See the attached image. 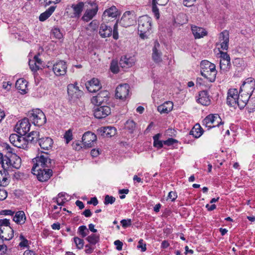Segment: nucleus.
<instances>
[{
  "instance_id": "f257e3e1",
  "label": "nucleus",
  "mask_w": 255,
  "mask_h": 255,
  "mask_svg": "<svg viewBox=\"0 0 255 255\" xmlns=\"http://www.w3.org/2000/svg\"><path fill=\"white\" fill-rule=\"evenodd\" d=\"M5 148L7 152L5 155L0 152V164L3 169H18L21 165V158L12 153V148L9 145H7Z\"/></svg>"
},
{
  "instance_id": "f03ea898",
  "label": "nucleus",
  "mask_w": 255,
  "mask_h": 255,
  "mask_svg": "<svg viewBox=\"0 0 255 255\" xmlns=\"http://www.w3.org/2000/svg\"><path fill=\"white\" fill-rule=\"evenodd\" d=\"M33 166L31 172L40 171L42 168H52L54 164V161L51 160L47 153L37 155L32 159Z\"/></svg>"
},
{
  "instance_id": "7ed1b4c3",
  "label": "nucleus",
  "mask_w": 255,
  "mask_h": 255,
  "mask_svg": "<svg viewBox=\"0 0 255 255\" xmlns=\"http://www.w3.org/2000/svg\"><path fill=\"white\" fill-rule=\"evenodd\" d=\"M200 72L201 75L209 81H215L217 71L214 64L206 60H202L200 63Z\"/></svg>"
},
{
  "instance_id": "20e7f679",
  "label": "nucleus",
  "mask_w": 255,
  "mask_h": 255,
  "mask_svg": "<svg viewBox=\"0 0 255 255\" xmlns=\"http://www.w3.org/2000/svg\"><path fill=\"white\" fill-rule=\"evenodd\" d=\"M138 31L142 39L146 38L151 29L152 19L147 15L139 17L138 19Z\"/></svg>"
},
{
  "instance_id": "39448f33",
  "label": "nucleus",
  "mask_w": 255,
  "mask_h": 255,
  "mask_svg": "<svg viewBox=\"0 0 255 255\" xmlns=\"http://www.w3.org/2000/svg\"><path fill=\"white\" fill-rule=\"evenodd\" d=\"M28 116L35 125L38 127L44 125L46 122V117L43 112L39 109H33L28 113Z\"/></svg>"
},
{
  "instance_id": "423d86ee",
  "label": "nucleus",
  "mask_w": 255,
  "mask_h": 255,
  "mask_svg": "<svg viewBox=\"0 0 255 255\" xmlns=\"http://www.w3.org/2000/svg\"><path fill=\"white\" fill-rule=\"evenodd\" d=\"M135 22L134 13L130 11H126L123 15L119 23L123 27H128Z\"/></svg>"
},
{
  "instance_id": "0eeeda50",
  "label": "nucleus",
  "mask_w": 255,
  "mask_h": 255,
  "mask_svg": "<svg viewBox=\"0 0 255 255\" xmlns=\"http://www.w3.org/2000/svg\"><path fill=\"white\" fill-rule=\"evenodd\" d=\"M30 126L28 119L25 118L17 123L15 129L17 133L24 135L29 131Z\"/></svg>"
},
{
  "instance_id": "6e6552de",
  "label": "nucleus",
  "mask_w": 255,
  "mask_h": 255,
  "mask_svg": "<svg viewBox=\"0 0 255 255\" xmlns=\"http://www.w3.org/2000/svg\"><path fill=\"white\" fill-rule=\"evenodd\" d=\"M36 175L37 179L40 182L47 181L52 175L53 171L51 168H42L40 171H34L31 172Z\"/></svg>"
},
{
  "instance_id": "1a4fd4ad",
  "label": "nucleus",
  "mask_w": 255,
  "mask_h": 255,
  "mask_svg": "<svg viewBox=\"0 0 255 255\" xmlns=\"http://www.w3.org/2000/svg\"><path fill=\"white\" fill-rule=\"evenodd\" d=\"M129 86L127 84H121L116 88V96L122 100H126L129 96Z\"/></svg>"
},
{
  "instance_id": "9d476101",
  "label": "nucleus",
  "mask_w": 255,
  "mask_h": 255,
  "mask_svg": "<svg viewBox=\"0 0 255 255\" xmlns=\"http://www.w3.org/2000/svg\"><path fill=\"white\" fill-rule=\"evenodd\" d=\"M255 89V81L254 79H251L243 83L241 86L240 91L241 93H243L244 95L248 94L251 97Z\"/></svg>"
},
{
  "instance_id": "9b49d317",
  "label": "nucleus",
  "mask_w": 255,
  "mask_h": 255,
  "mask_svg": "<svg viewBox=\"0 0 255 255\" xmlns=\"http://www.w3.org/2000/svg\"><path fill=\"white\" fill-rule=\"evenodd\" d=\"M66 63L63 60L56 62L53 65L52 70L56 76L64 75L67 72Z\"/></svg>"
},
{
  "instance_id": "f8f14e48",
  "label": "nucleus",
  "mask_w": 255,
  "mask_h": 255,
  "mask_svg": "<svg viewBox=\"0 0 255 255\" xmlns=\"http://www.w3.org/2000/svg\"><path fill=\"white\" fill-rule=\"evenodd\" d=\"M239 95V93L237 89H229L228 92V96L227 98V104L231 107H234L236 108Z\"/></svg>"
},
{
  "instance_id": "ddd939ff",
  "label": "nucleus",
  "mask_w": 255,
  "mask_h": 255,
  "mask_svg": "<svg viewBox=\"0 0 255 255\" xmlns=\"http://www.w3.org/2000/svg\"><path fill=\"white\" fill-rule=\"evenodd\" d=\"M96 140V135L91 131L86 132L82 136V142L86 147H91Z\"/></svg>"
},
{
  "instance_id": "4468645a",
  "label": "nucleus",
  "mask_w": 255,
  "mask_h": 255,
  "mask_svg": "<svg viewBox=\"0 0 255 255\" xmlns=\"http://www.w3.org/2000/svg\"><path fill=\"white\" fill-rule=\"evenodd\" d=\"M111 114V108L107 106H99L94 110V115L97 119H103Z\"/></svg>"
},
{
  "instance_id": "2eb2a0df",
  "label": "nucleus",
  "mask_w": 255,
  "mask_h": 255,
  "mask_svg": "<svg viewBox=\"0 0 255 255\" xmlns=\"http://www.w3.org/2000/svg\"><path fill=\"white\" fill-rule=\"evenodd\" d=\"M67 92L71 98L78 99L83 94V92L77 86V83L69 84L67 86Z\"/></svg>"
},
{
  "instance_id": "dca6fc26",
  "label": "nucleus",
  "mask_w": 255,
  "mask_h": 255,
  "mask_svg": "<svg viewBox=\"0 0 255 255\" xmlns=\"http://www.w3.org/2000/svg\"><path fill=\"white\" fill-rule=\"evenodd\" d=\"M220 120V117L218 114H210L203 120V123L209 129L214 128L213 124H214V123H218Z\"/></svg>"
},
{
  "instance_id": "f3484780",
  "label": "nucleus",
  "mask_w": 255,
  "mask_h": 255,
  "mask_svg": "<svg viewBox=\"0 0 255 255\" xmlns=\"http://www.w3.org/2000/svg\"><path fill=\"white\" fill-rule=\"evenodd\" d=\"M161 56L162 53L160 51V45L157 41H155L152 48V60L156 63H160L162 61Z\"/></svg>"
},
{
  "instance_id": "a211bd4d",
  "label": "nucleus",
  "mask_w": 255,
  "mask_h": 255,
  "mask_svg": "<svg viewBox=\"0 0 255 255\" xmlns=\"http://www.w3.org/2000/svg\"><path fill=\"white\" fill-rule=\"evenodd\" d=\"M86 88L91 93H94L99 91L102 86L99 80L97 78H93L85 84Z\"/></svg>"
},
{
  "instance_id": "6ab92c4d",
  "label": "nucleus",
  "mask_w": 255,
  "mask_h": 255,
  "mask_svg": "<svg viewBox=\"0 0 255 255\" xmlns=\"http://www.w3.org/2000/svg\"><path fill=\"white\" fill-rule=\"evenodd\" d=\"M197 102L203 106H208L211 103V99L208 93L206 91H201L199 93Z\"/></svg>"
},
{
  "instance_id": "aec40b11",
  "label": "nucleus",
  "mask_w": 255,
  "mask_h": 255,
  "mask_svg": "<svg viewBox=\"0 0 255 255\" xmlns=\"http://www.w3.org/2000/svg\"><path fill=\"white\" fill-rule=\"evenodd\" d=\"M135 62V58L134 56H130L126 55L122 57L120 61V65L123 67H131Z\"/></svg>"
},
{
  "instance_id": "412c9836",
  "label": "nucleus",
  "mask_w": 255,
  "mask_h": 255,
  "mask_svg": "<svg viewBox=\"0 0 255 255\" xmlns=\"http://www.w3.org/2000/svg\"><path fill=\"white\" fill-rule=\"evenodd\" d=\"M13 230L12 228L7 227L0 230V238L2 240L9 241L13 237Z\"/></svg>"
},
{
  "instance_id": "4be33fe9",
  "label": "nucleus",
  "mask_w": 255,
  "mask_h": 255,
  "mask_svg": "<svg viewBox=\"0 0 255 255\" xmlns=\"http://www.w3.org/2000/svg\"><path fill=\"white\" fill-rule=\"evenodd\" d=\"M84 6V3L82 1L77 4H72L71 7L73 9V12L70 15V16L72 18H79L83 10Z\"/></svg>"
},
{
  "instance_id": "5701e85b",
  "label": "nucleus",
  "mask_w": 255,
  "mask_h": 255,
  "mask_svg": "<svg viewBox=\"0 0 255 255\" xmlns=\"http://www.w3.org/2000/svg\"><path fill=\"white\" fill-rule=\"evenodd\" d=\"M109 95L107 91H101L96 96L92 99V103L95 105L100 104L105 100H107Z\"/></svg>"
},
{
  "instance_id": "b1692460",
  "label": "nucleus",
  "mask_w": 255,
  "mask_h": 255,
  "mask_svg": "<svg viewBox=\"0 0 255 255\" xmlns=\"http://www.w3.org/2000/svg\"><path fill=\"white\" fill-rule=\"evenodd\" d=\"M53 143L52 139L49 137H42L39 139V144L40 147L44 150L51 149Z\"/></svg>"
},
{
  "instance_id": "393cba45",
  "label": "nucleus",
  "mask_w": 255,
  "mask_h": 255,
  "mask_svg": "<svg viewBox=\"0 0 255 255\" xmlns=\"http://www.w3.org/2000/svg\"><path fill=\"white\" fill-rule=\"evenodd\" d=\"M173 107V103L171 101H166L163 104L157 107V111L160 114H168L172 111Z\"/></svg>"
},
{
  "instance_id": "a878e982",
  "label": "nucleus",
  "mask_w": 255,
  "mask_h": 255,
  "mask_svg": "<svg viewBox=\"0 0 255 255\" xmlns=\"http://www.w3.org/2000/svg\"><path fill=\"white\" fill-rule=\"evenodd\" d=\"M99 34L103 38L110 37L112 34V28L105 23H102L99 28Z\"/></svg>"
},
{
  "instance_id": "bb28decb",
  "label": "nucleus",
  "mask_w": 255,
  "mask_h": 255,
  "mask_svg": "<svg viewBox=\"0 0 255 255\" xmlns=\"http://www.w3.org/2000/svg\"><path fill=\"white\" fill-rule=\"evenodd\" d=\"M250 98V97L248 94L244 95L243 93H241L240 91L236 107L238 106L240 109H244Z\"/></svg>"
},
{
  "instance_id": "cd10ccee",
  "label": "nucleus",
  "mask_w": 255,
  "mask_h": 255,
  "mask_svg": "<svg viewBox=\"0 0 255 255\" xmlns=\"http://www.w3.org/2000/svg\"><path fill=\"white\" fill-rule=\"evenodd\" d=\"M98 131L102 133V134L106 137H112L116 133V129L113 127H101L98 129Z\"/></svg>"
},
{
  "instance_id": "c85d7f7f",
  "label": "nucleus",
  "mask_w": 255,
  "mask_h": 255,
  "mask_svg": "<svg viewBox=\"0 0 255 255\" xmlns=\"http://www.w3.org/2000/svg\"><path fill=\"white\" fill-rule=\"evenodd\" d=\"M97 11V6L92 9H87L82 17V20L84 21L88 22L96 15Z\"/></svg>"
},
{
  "instance_id": "c756f323",
  "label": "nucleus",
  "mask_w": 255,
  "mask_h": 255,
  "mask_svg": "<svg viewBox=\"0 0 255 255\" xmlns=\"http://www.w3.org/2000/svg\"><path fill=\"white\" fill-rule=\"evenodd\" d=\"M229 37V33L226 31H224L220 34L221 48L223 50H227L228 48Z\"/></svg>"
},
{
  "instance_id": "7c9ffc66",
  "label": "nucleus",
  "mask_w": 255,
  "mask_h": 255,
  "mask_svg": "<svg viewBox=\"0 0 255 255\" xmlns=\"http://www.w3.org/2000/svg\"><path fill=\"white\" fill-rule=\"evenodd\" d=\"M13 168L8 169H3V171H0V186L5 187L9 183L8 179V170H12Z\"/></svg>"
},
{
  "instance_id": "2f4dec72",
  "label": "nucleus",
  "mask_w": 255,
  "mask_h": 255,
  "mask_svg": "<svg viewBox=\"0 0 255 255\" xmlns=\"http://www.w3.org/2000/svg\"><path fill=\"white\" fill-rule=\"evenodd\" d=\"M191 29L195 38H200L207 34L206 31L202 27L193 26Z\"/></svg>"
},
{
  "instance_id": "473e14b6",
  "label": "nucleus",
  "mask_w": 255,
  "mask_h": 255,
  "mask_svg": "<svg viewBox=\"0 0 255 255\" xmlns=\"http://www.w3.org/2000/svg\"><path fill=\"white\" fill-rule=\"evenodd\" d=\"M118 14L119 12L116 7L112 6L104 11L103 16L104 17L115 18Z\"/></svg>"
},
{
  "instance_id": "72a5a7b5",
  "label": "nucleus",
  "mask_w": 255,
  "mask_h": 255,
  "mask_svg": "<svg viewBox=\"0 0 255 255\" xmlns=\"http://www.w3.org/2000/svg\"><path fill=\"white\" fill-rule=\"evenodd\" d=\"M26 220L25 213L23 211L17 212L13 217V221L16 224L22 225L23 224Z\"/></svg>"
},
{
  "instance_id": "f704fd0d",
  "label": "nucleus",
  "mask_w": 255,
  "mask_h": 255,
  "mask_svg": "<svg viewBox=\"0 0 255 255\" xmlns=\"http://www.w3.org/2000/svg\"><path fill=\"white\" fill-rule=\"evenodd\" d=\"M56 6H51L45 11L42 13L39 17L40 21H44L48 18L55 11Z\"/></svg>"
},
{
  "instance_id": "c9c22d12",
  "label": "nucleus",
  "mask_w": 255,
  "mask_h": 255,
  "mask_svg": "<svg viewBox=\"0 0 255 255\" xmlns=\"http://www.w3.org/2000/svg\"><path fill=\"white\" fill-rule=\"evenodd\" d=\"M165 3L163 1H158L156 0H152V11L156 19H159L160 17L159 11L157 5H163Z\"/></svg>"
},
{
  "instance_id": "e433bc0d",
  "label": "nucleus",
  "mask_w": 255,
  "mask_h": 255,
  "mask_svg": "<svg viewBox=\"0 0 255 255\" xmlns=\"http://www.w3.org/2000/svg\"><path fill=\"white\" fill-rule=\"evenodd\" d=\"M203 133V129L199 124H196L190 131V134L195 138H199Z\"/></svg>"
},
{
  "instance_id": "4c0bfd02",
  "label": "nucleus",
  "mask_w": 255,
  "mask_h": 255,
  "mask_svg": "<svg viewBox=\"0 0 255 255\" xmlns=\"http://www.w3.org/2000/svg\"><path fill=\"white\" fill-rule=\"evenodd\" d=\"M27 82L23 78L18 79L15 83V87L21 91V93H25Z\"/></svg>"
},
{
  "instance_id": "58836bf2",
  "label": "nucleus",
  "mask_w": 255,
  "mask_h": 255,
  "mask_svg": "<svg viewBox=\"0 0 255 255\" xmlns=\"http://www.w3.org/2000/svg\"><path fill=\"white\" fill-rule=\"evenodd\" d=\"M231 67L230 61L220 60V67L221 73H225L228 72Z\"/></svg>"
},
{
  "instance_id": "ea45409f",
  "label": "nucleus",
  "mask_w": 255,
  "mask_h": 255,
  "mask_svg": "<svg viewBox=\"0 0 255 255\" xmlns=\"http://www.w3.org/2000/svg\"><path fill=\"white\" fill-rule=\"evenodd\" d=\"M40 135L39 132L37 131H32L29 133L27 136V140L31 142L34 143L39 141Z\"/></svg>"
},
{
  "instance_id": "a19ab883",
  "label": "nucleus",
  "mask_w": 255,
  "mask_h": 255,
  "mask_svg": "<svg viewBox=\"0 0 255 255\" xmlns=\"http://www.w3.org/2000/svg\"><path fill=\"white\" fill-rule=\"evenodd\" d=\"M18 142L16 147L22 149H27L28 147V141L25 137L21 136Z\"/></svg>"
},
{
  "instance_id": "79ce46f5",
  "label": "nucleus",
  "mask_w": 255,
  "mask_h": 255,
  "mask_svg": "<svg viewBox=\"0 0 255 255\" xmlns=\"http://www.w3.org/2000/svg\"><path fill=\"white\" fill-rule=\"evenodd\" d=\"M87 241L91 244L95 245L100 240L99 235L96 234H91L86 238Z\"/></svg>"
},
{
  "instance_id": "37998d69",
  "label": "nucleus",
  "mask_w": 255,
  "mask_h": 255,
  "mask_svg": "<svg viewBox=\"0 0 255 255\" xmlns=\"http://www.w3.org/2000/svg\"><path fill=\"white\" fill-rule=\"evenodd\" d=\"M136 127V124L132 120H128L125 124V128L132 133Z\"/></svg>"
},
{
  "instance_id": "c03bdc74",
  "label": "nucleus",
  "mask_w": 255,
  "mask_h": 255,
  "mask_svg": "<svg viewBox=\"0 0 255 255\" xmlns=\"http://www.w3.org/2000/svg\"><path fill=\"white\" fill-rule=\"evenodd\" d=\"M51 36L58 39H60L63 37V34L59 28H54L51 31Z\"/></svg>"
},
{
  "instance_id": "a18cd8bd",
  "label": "nucleus",
  "mask_w": 255,
  "mask_h": 255,
  "mask_svg": "<svg viewBox=\"0 0 255 255\" xmlns=\"http://www.w3.org/2000/svg\"><path fill=\"white\" fill-rule=\"evenodd\" d=\"M20 136H19L17 134H11L9 136V138L10 143L12 144L13 145L16 147L17 144V143L18 142V141Z\"/></svg>"
},
{
  "instance_id": "49530a36",
  "label": "nucleus",
  "mask_w": 255,
  "mask_h": 255,
  "mask_svg": "<svg viewBox=\"0 0 255 255\" xmlns=\"http://www.w3.org/2000/svg\"><path fill=\"white\" fill-rule=\"evenodd\" d=\"M78 233L82 238L85 237L89 234V230L87 228L86 226H80L78 228Z\"/></svg>"
},
{
  "instance_id": "de8ad7c7",
  "label": "nucleus",
  "mask_w": 255,
  "mask_h": 255,
  "mask_svg": "<svg viewBox=\"0 0 255 255\" xmlns=\"http://www.w3.org/2000/svg\"><path fill=\"white\" fill-rule=\"evenodd\" d=\"M73 240L76 248L78 249H81L83 248L84 242L83 239L78 237H74Z\"/></svg>"
},
{
  "instance_id": "09e8293b",
  "label": "nucleus",
  "mask_w": 255,
  "mask_h": 255,
  "mask_svg": "<svg viewBox=\"0 0 255 255\" xmlns=\"http://www.w3.org/2000/svg\"><path fill=\"white\" fill-rule=\"evenodd\" d=\"M64 137L66 140V143L68 144L73 139L72 129H69L66 131L65 133Z\"/></svg>"
},
{
  "instance_id": "8fccbe9b",
  "label": "nucleus",
  "mask_w": 255,
  "mask_h": 255,
  "mask_svg": "<svg viewBox=\"0 0 255 255\" xmlns=\"http://www.w3.org/2000/svg\"><path fill=\"white\" fill-rule=\"evenodd\" d=\"M115 201L116 198L115 197L107 195L105 197L104 204L105 205L112 204L115 202Z\"/></svg>"
},
{
  "instance_id": "3c124183",
  "label": "nucleus",
  "mask_w": 255,
  "mask_h": 255,
  "mask_svg": "<svg viewBox=\"0 0 255 255\" xmlns=\"http://www.w3.org/2000/svg\"><path fill=\"white\" fill-rule=\"evenodd\" d=\"M10 222L9 220L7 219H0V230L7 227H9Z\"/></svg>"
},
{
  "instance_id": "603ef678",
  "label": "nucleus",
  "mask_w": 255,
  "mask_h": 255,
  "mask_svg": "<svg viewBox=\"0 0 255 255\" xmlns=\"http://www.w3.org/2000/svg\"><path fill=\"white\" fill-rule=\"evenodd\" d=\"M29 65L32 71H36L39 69V65H37L35 61L33 60H29Z\"/></svg>"
},
{
  "instance_id": "864d4df0",
  "label": "nucleus",
  "mask_w": 255,
  "mask_h": 255,
  "mask_svg": "<svg viewBox=\"0 0 255 255\" xmlns=\"http://www.w3.org/2000/svg\"><path fill=\"white\" fill-rule=\"evenodd\" d=\"M110 69L113 73H117L119 72V66L116 62L112 61L111 64Z\"/></svg>"
},
{
  "instance_id": "5fc2aeb1",
  "label": "nucleus",
  "mask_w": 255,
  "mask_h": 255,
  "mask_svg": "<svg viewBox=\"0 0 255 255\" xmlns=\"http://www.w3.org/2000/svg\"><path fill=\"white\" fill-rule=\"evenodd\" d=\"M118 27V23H116L114 26L113 30H112L113 38L116 40L118 39L119 38Z\"/></svg>"
},
{
  "instance_id": "6e6d98bb",
  "label": "nucleus",
  "mask_w": 255,
  "mask_h": 255,
  "mask_svg": "<svg viewBox=\"0 0 255 255\" xmlns=\"http://www.w3.org/2000/svg\"><path fill=\"white\" fill-rule=\"evenodd\" d=\"M121 223L123 228H126L131 225V219H123L121 220Z\"/></svg>"
},
{
  "instance_id": "4d7b16f0",
  "label": "nucleus",
  "mask_w": 255,
  "mask_h": 255,
  "mask_svg": "<svg viewBox=\"0 0 255 255\" xmlns=\"http://www.w3.org/2000/svg\"><path fill=\"white\" fill-rule=\"evenodd\" d=\"M137 248L138 249H141L142 252H145L146 250V244L143 243V240L142 239L139 240L138 243Z\"/></svg>"
},
{
  "instance_id": "13d9d810",
  "label": "nucleus",
  "mask_w": 255,
  "mask_h": 255,
  "mask_svg": "<svg viewBox=\"0 0 255 255\" xmlns=\"http://www.w3.org/2000/svg\"><path fill=\"white\" fill-rule=\"evenodd\" d=\"M177 141L172 138H169L167 140L163 141V143L168 146H170L176 143Z\"/></svg>"
},
{
  "instance_id": "bf43d9fd",
  "label": "nucleus",
  "mask_w": 255,
  "mask_h": 255,
  "mask_svg": "<svg viewBox=\"0 0 255 255\" xmlns=\"http://www.w3.org/2000/svg\"><path fill=\"white\" fill-rule=\"evenodd\" d=\"M7 196V193L5 190L0 188V200H4Z\"/></svg>"
},
{
  "instance_id": "052dcab7",
  "label": "nucleus",
  "mask_w": 255,
  "mask_h": 255,
  "mask_svg": "<svg viewBox=\"0 0 255 255\" xmlns=\"http://www.w3.org/2000/svg\"><path fill=\"white\" fill-rule=\"evenodd\" d=\"M177 195L175 192L170 191L168 195V199H171L172 201H174L177 198Z\"/></svg>"
},
{
  "instance_id": "680f3d73",
  "label": "nucleus",
  "mask_w": 255,
  "mask_h": 255,
  "mask_svg": "<svg viewBox=\"0 0 255 255\" xmlns=\"http://www.w3.org/2000/svg\"><path fill=\"white\" fill-rule=\"evenodd\" d=\"M225 61H230V57L226 52H221V60Z\"/></svg>"
},
{
  "instance_id": "e2e57ef3",
  "label": "nucleus",
  "mask_w": 255,
  "mask_h": 255,
  "mask_svg": "<svg viewBox=\"0 0 255 255\" xmlns=\"http://www.w3.org/2000/svg\"><path fill=\"white\" fill-rule=\"evenodd\" d=\"M114 245L116 246V249L118 251H121L122 250L123 244L120 240L115 241L114 242Z\"/></svg>"
},
{
  "instance_id": "0e129e2a",
  "label": "nucleus",
  "mask_w": 255,
  "mask_h": 255,
  "mask_svg": "<svg viewBox=\"0 0 255 255\" xmlns=\"http://www.w3.org/2000/svg\"><path fill=\"white\" fill-rule=\"evenodd\" d=\"M14 212L10 210H4L0 211V214L5 216L11 215L12 216Z\"/></svg>"
},
{
  "instance_id": "69168bd1",
  "label": "nucleus",
  "mask_w": 255,
  "mask_h": 255,
  "mask_svg": "<svg viewBox=\"0 0 255 255\" xmlns=\"http://www.w3.org/2000/svg\"><path fill=\"white\" fill-rule=\"evenodd\" d=\"M67 201V200L66 198H60L57 197L56 199V203L57 205L59 206L63 205L65 202Z\"/></svg>"
},
{
  "instance_id": "338daca9",
  "label": "nucleus",
  "mask_w": 255,
  "mask_h": 255,
  "mask_svg": "<svg viewBox=\"0 0 255 255\" xmlns=\"http://www.w3.org/2000/svg\"><path fill=\"white\" fill-rule=\"evenodd\" d=\"M163 142L161 140L154 141L153 145L154 147L160 148L163 146Z\"/></svg>"
},
{
  "instance_id": "774afa93",
  "label": "nucleus",
  "mask_w": 255,
  "mask_h": 255,
  "mask_svg": "<svg viewBox=\"0 0 255 255\" xmlns=\"http://www.w3.org/2000/svg\"><path fill=\"white\" fill-rule=\"evenodd\" d=\"M11 84L10 82H3L2 83V87L4 89L9 90L10 89Z\"/></svg>"
}]
</instances>
